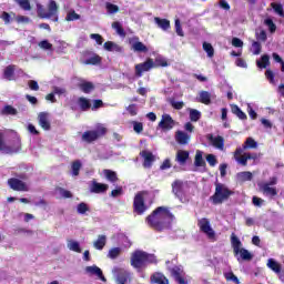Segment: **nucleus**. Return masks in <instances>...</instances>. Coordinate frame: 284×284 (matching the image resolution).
I'll return each instance as SVG.
<instances>
[{"mask_svg": "<svg viewBox=\"0 0 284 284\" xmlns=\"http://www.w3.org/2000/svg\"><path fill=\"white\" fill-rule=\"evenodd\" d=\"M175 216L168 206H158L150 215L146 216L145 222L155 232H163L164 230H172Z\"/></svg>", "mask_w": 284, "mask_h": 284, "instance_id": "1", "label": "nucleus"}, {"mask_svg": "<svg viewBox=\"0 0 284 284\" xmlns=\"http://www.w3.org/2000/svg\"><path fill=\"white\" fill-rule=\"evenodd\" d=\"M154 263H156L154 254L141 250H136L131 254V266L134 270H145V267Z\"/></svg>", "mask_w": 284, "mask_h": 284, "instance_id": "2", "label": "nucleus"}, {"mask_svg": "<svg viewBox=\"0 0 284 284\" xmlns=\"http://www.w3.org/2000/svg\"><path fill=\"white\" fill-rule=\"evenodd\" d=\"M230 196H234V191L230 190L225 184L216 182L215 192L210 197V201H212L213 205H222V203L230 200Z\"/></svg>", "mask_w": 284, "mask_h": 284, "instance_id": "3", "label": "nucleus"}, {"mask_svg": "<svg viewBox=\"0 0 284 284\" xmlns=\"http://www.w3.org/2000/svg\"><path fill=\"white\" fill-rule=\"evenodd\" d=\"M231 245L234 256H240L242 261H252V258H254V255H252L250 251L243 247V242H241L235 233L231 234Z\"/></svg>", "mask_w": 284, "mask_h": 284, "instance_id": "4", "label": "nucleus"}, {"mask_svg": "<svg viewBox=\"0 0 284 284\" xmlns=\"http://www.w3.org/2000/svg\"><path fill=\"white\" fill-rule=\"evenodd\" d=\"M59 6L57 4V1L50 0L48 4V10H45L43 7L38 8V17L40 19H52L57 22L59 21Z\"/></svg>", "mask_w": 284, "mask_h": 284, "instance_id": "5", "label": "nucleus"}, {"mask_svg": "<svg viewBox=\"0 0 284 284\" xmlns=\"http://www.w3.org/2000/svg\"><path fill=\"white\" fill-rule=\"evenodd\" d=\"M133 212L138 216H143L148 212V205L145 204V191H140L133 199Z\"/></svg>", "mask_w": 284, "mask_h": 284, "instance_id": "6", "label": "nucleus"}, {"mask_svg": "<svg viewBox=\"0 0 284 284\" xmlns=\"http://www.w3.org/2000/svg\"><path fill=\"white\" fill-rule=\"evenodd\" d=\"M105 134H108V129L105 126H100L97 130L85 131L81 139L84 143H94V141H99V139L105 136Z\"/></svg>", "mask_w": 284, "mask_h": 284, "instance_id": "7", "label": "nucleus"}, {"mask_svg": "<svg viewBox=\"0 0 284 284\" xmlns=\"http://www.w3.org/2000/svg\"><path fill=\"white\" fill-rule=\"evenodd\" d=\"M197 226L210 241H216V232H214V229H212V225L210 224V220H207V217L200 219L197 221Z\"/></svg>", "mask_w": 284, "mask_h": 284, "instance_id": "8", "label": "nucleus"}, {"mask_svg": "<svg viewBox=\"0 0 284 284\" xmlns=\"http://www.w3.org/2000/svg\"><path fill=\"white\" fill-rule=\"evenodd\" d=\"M7 183L13 192H30V186L20 179L10 178Z\"/></svg>", "mask_w": 284, "mask_h": 284, "instance_id": "9", "label": "nucleus"}, {"mask_svg": "<svg viewBox=\"0 0 284 284\" xmlns=\"http://www.w3.org/2000/svg\"><path fill=\"white\" fill-rule=\"evenodd\" d=\"M154 69V60L152 58H148L144 62L135 64V77H143V72H150V70Z\"/></svg>", "mask_w": 284, "mask_h": 284, "instance_id": "10", "label": "nucleus"}, {"mask_svg": "<svg viewBox=\"0 0 284 284\" xmlns=\"http://www.w3.org/2000/svg\"><path fill=\"white\" fill-rule=\"evenodd\" d=\"M115 283L126 284L132 281V274L124 268H114Z\"/></svg>", "mask_w": 284, "mask_h": 284, "instance_id": "11", "label": "nucleus"}, {"mask_svg": "<svg viewBox=\"0 0 284 284\" xmlns=\"http://www.w3.org/2000/svg\"><path fill=\"white\" fill-rule=\"evenodd\" d=\"M175 123L170 114H163L158 126L161 128L163 132H170L174 128Z\"/></svg>", "mask_w": 284, "mask_h": 284, "instance_id": "12", "label": "nucleus"}, {"mask_svg": "<svg viewBox=\"0 0 284 284\" xmlns=\"http://www.w3.org/2000/svg\"><path fill=\"white\" fill-rule=\"evenodd\" d=\"M140 156L144 160L142 165L146 170H150L154 161H156V156H154V153H152V151L143 150L140 152Z\"/></svg>", "mask_w": 284, "mask_h": 284, "instance_id": "13", "label": "nucleus"}, {"mask_svg": "<svg viewBox=\"0 0 284 284\" xmlns=\"http://www.w3.org/2000/svg\"><path fill=\"white\" fill-rule=\"evenodd\" d=\"M171 276L174 278L175 283L178 284H187V281L185 280V272H183V268L179 266H174L170 270Z\"/></svg>", "mask_w": 284, "mask_h": 284, "instance_id": "14", "label": "nucleus"}, {"mask_svg": "<svg viewBox=\"0 0 284 284\" xmlns=\"http://www.w3.org/2000/svg\"><path fill=\"white\" fill-rule=\"evenodd\" d=\"M38 123L42 130H45L47 132L50 131L52 128V124L50 123V113L40 112L38 114Z\"/></svg>", "mask_w": 284, "mask_h": 284, "instance_id": "15", "label": "nucleus"}, {"mask_svg": "<svg viewBox=\"0 0 284 284\" xmlns=\"http://www.w3.org/2000/svg\"><path fill=\"white\" fill-rule=\"evenodd\" d=\"M206 139L216 150H223L225 148V139L221 135L214 136L213 134H207Z\"/></svg>", "mask_w": 284, "mask_h": 284, "instance_id": "16", "label": "nucleus"}, {"mask_svg": "<svg viewBox=\"0 0 284 284\" xmlns=\"http://www.w3.org/2000/svg\"><path fill=\"white\" fill-rule=\"evenodd\" d=\"M109 189L110 185L105 183H99L95 180H93L91 182L90 192H92V194H105V192H108Z\"/></svg>", "mask_w": 284, "mask_h": 284, "instance_id": "17", "label": "nucleus"}, {"mask_svg": "<svg viewBox=\"0 0 284 284\" xmlns=\"http://www.w3.org/2000/svg\"><path fill=\"white\" fill-rule=\"evenodd\" d=\"M85 272L87 274H90V276H98V278H100V281H102L103 283L108 281L105 278V275H103V271L97 265L87 266Z\"/></svg>", "mask_w": 284, "mask_h": 284, "instance_id": "18", "label": "nucleus"}, {"mask_svg": "<svg viewBox=\"0 0 284 284\" xmlns=\"http://www.w3.org/2000/svg\"><path fill=\"white\" fill-rule=\"evenodd\" d=\"M175 161L179 165H186L187 161H190V152L185 150H179L175 155Z\"/></svg>", "mask_w": 284, "mask_h": 284, "instance_id": "19", "label": "nucleus"}, {"mask_svg": "<svg viewBox=\"0 0 284 284\" xmlns=\"http://www.w3.org/2000/svg\"><path fill=\"white\" fill-rule=\"evenodd\" d=\"M78 105H79L81 112H88L89 110L92 109V100H90L85 97H80V98H78Z\"/></svg>", "mask_w": 284, "mask_h": 284, "instance_id": "20", "label": "nucleus"}, {"mask_svg": "<svg viewBox=\"0 0 284 284\" xmlns=\"http://www.w3.org/2000/svg\"><path fill=\"white\" fill-rule=\"evenodd\" d=\"M175 141L179 143V145H187V143H190V134L183 131H176Z\"/></svg>", "mask_w": 284, "mask_h": 284, "instance_id": "21", "label": "nucleus"}, {"mask_svg": "<svg viewBox=\"0 0 284 284\" xmlns=\"http://www.w3.org/2000/svg\"><path fill=\"white\" fill-rule=\"evenodd\" d=\"M17 70V65L9 64L3 70V79H7V81H14V72Z\"/></svg>", "mask_w": 284, "mask_h": 284, "instance_id": "22", "label": "nucleus"}, {"mask_svg": "<svg viewBox=\"0 0 284 284\" xmlns=\"http://www.w3.org/2000/svg\"><path fill=\"white\" fill-rule=\"evenodd\" d=\"M103 174H104L106 181H109V183H113V185L115 183H119V175L116 174V171H112L110 169H104Z\"/></svg>", "mask_w": 284, "mask_h": 284, "instance_id": "23", "label": "nucleus"}, {"mask_svg": "<svg viewBox=\"0 0 284 284\" xmlns=\"http://www.w3.org/2000/svg\"><path fill=\"white\" fill-rule=\"evenodd\" d=\"M260 190H262L263 194L266 196H277L278 191L274 186H270V184H261Z\"/></svg>", "mask_w": 284, "mask_h": 284, "instance_id": "24", "label": "nucleus"}, {"mask_svg": "<svg viewBox=\"0 0 284 284\" xmlns=\"http://www.w3.org/2000/svg\"><path fill=\"white\" fill-rule=\"evenodd\" d=\"M78 88L83 92L84 94H90L91 92H94V83L90 81H83L81 82Z\"/></svg>", "mask_w": 284, "mask_h": 284, "instance_id": "25", "label": "nucleus"}, {"mask_svg": "<svg viewBox=\"0 0 284 284\" xmlns=\"http://www.w3.org/2000/svg\"><path fill=\"white\" fill-rule=\"evenodd\" d=\"M0 152L3 154H12L14 152V149L6 144V139L2 132H0Z\"/></svg>", "mask_w": 284, "mask_h": 284, "instance_id": "26", "label": "nucleus"}, {"mask_svg": "<svg viewBox=\"0 0 284 284\" xmlns=\"http://www.w3.org/2000/svg\"><path fill=\"white\" fill-rule=\"evenodd\" d=\"M151 283H156V284H170V281L163 273H154L151 275Z\"/></svg>", "mask_w": 284, "mask_h": 284, "instance_id": "27", "label": "nucleus"}, {"mask_svg": "<svg viewBox=\"0 0 284 284\" xmlns=\"http://www.w3.org/2000/svg\"><path fill=\"white\" fill-rule=\"evenodd\" d=\"M194 165L195 168H205L207 165V163H205V160L203 159V151L197 150L195 152Z\"/></svg>", "mask_w": 284, "mask_h": 284, "instance_id": "28", "label": "nucleus"}, {"mask_svg": "<svg viewBox=\"0 0 284 284\" xmlns=\"http://www.w3.org/2000/svg\"><path fill=\"white\" fill-rule=\"evenodd\" d=\"M197 101L204 105H210V103H212V93L207 91H201Z\"/></svg>", "mask_w": 284, "mask_h": 284, "instance_id": "29", "label": "nucleus"}, {"mask_svg": "<svg viewBox=\"0 0 284 284\" xmlns=\"http://www.w3.org/2000/svg\"><path fill=\"white\" fill-rule=\"evenodd\" d=\"M1 114L3 116H17L19 114V111L14 106L7 104L1 110Z\"/></svg>", "mask_w": 284, "mask_h": 284, "instance_id": "30", "label": "nucleus"}, {"mask_svg": "<svg viewBox=\"0 0 284 284\" xmlns=\"http://www.w3.org/2000/svg\"><path fill=\"white\" fill-rule=\"evenodd\" d=\"M154 22L156 23L158 28H160L161 30L168 31L171 28L170 20L168 19L155 17Z\"/></svg>", "mask_w": 284, "mask_h": 284, "instance_id": "31", "label": "nucleus"}, {"mask_svg": "<svg viewBox=\"0 0 284 284\" xmlns=\"http://www.w3.org/2000/svg\"><path fill=\"white\" fill-rule=\"evenodd\" d=\"M111 27L113 28V30H115L116 34H119V37H121L122 39H125V37H128V33L125 32V29H123V24H121V22L114 21L112 22Z\"/></svg>", "mask_w": 284, "mask_h": 284, "instance_id": "32", "label": "nucleus"}, {"mask_svg": "<svg viewBox=\"0 0 284 284\" xmlns=\"http://www.w3.org/2000/svg\"><path fill=\"white\" fill-rule=\"evenodd\" d=\"M101 61H103V59L101 58V55L94 53L91 58H88L87 60H84V65H101Z\"/></svg>", "mask_w": 284, "mask_h": 284, "instance_id": "33", "label": "nucleus"}, {"mask_svg": "<svg viewBox=\"0 0 284 284\" xmlns=\"http://www.w3.org/2000/svg\"><path fill=\"white\" fill-rule=\"evenodd\" d=\"M172 192L175 196H181L183 194V182L180 180H175L172 183Z\"/></svg>", "mask_w": 284, "mask_h": 284, "instance_id": "34", "label": "nucleus"}, {"mask_svg": "<svg viewBox=\"0 0 284 284\" xmlns=\"http://www.w3.org/2000/svg\"><path fill=\"white\" fill-rule=\"evenodd\" d=\"M106 243L108 239L105 237V235H99L98 240L93 243V246L95 247V250H103Z\"/></svg>", "mask_w": 284, "mask_h": 284, "instance_id": "35", "label": "nucleus"}, {"mask_svg": "<svg viewBox=\"0 0 284 284\" xmlns=\"http://www.w3.org/2000/svg\"><path fill=\"white\" fill-rule=\"evenodd\" d=\"M267 267L275 272V274H281V265L274 258H268Z\"/></svg>", "mask_w": 284, "mask_h": 284, "instance_id": "36", "label": "nucleus"}, {"mask_svg": "<svg viewBox=\"0 0 284 284\" xmlns=\"http://www.w3.org/2000/svg\"><path fill=\"white\" fill-rule=\"evenodd\" d=\"M231 110L233 112V114H236L241 121H245V119H247V114H245V112H243V110H241V108H239V105L233 104L231 106Z\"/></svg>", "mask_w": 284, "mask_h": 284, "instance_id": "37", "label": "nucleus"}, {"mask_svg": "<svg viewBox=\"0 0 284 284\" xmlns=\"http://www.w3.org/2000/svg\"><path fill=\"white\" fill-rule=\"evenodd\" d=\"M258 143H256L252 138H247L243 144V150H256Z\"/></svg>", "mask_w": 284, "mask_h": 284, "instance_id": "38", "label": "nucleus"}, {"mask_svg": "<svg viewBox=\"0 0 284 284\" xmlns=\"http://www.w3.org/2000/svg\"><path fill=\"white\" fill-rule=\"evenodd\" d=\"M82 166H83V164H81V161H79V160L73 161L71 164L72 175L79 176V173L81 172Z\"/></svg>", "mask_w": 284, "mask_h": 284, "instance_id": "39", "label": "nucleus"}, {"mask_svg": "<svg viewBox=\"0 0 284 284\" xmlns=\"http://www.w3.org/2000/svg\"><path fill=\"white\" fill-rule=\"evenodd\" d=\"M132 49L134 52H148V47L143 44V42L138 41L132 44Z\"/></svg>", "mask_w": 284, "mask_h": 284, "instance_id": "40", "label": "nucleus"}, {"mask_svg": "<svg viewBox=\"0 0 284 284\" xmlns=\"http://www.w3.org/2000/svg\"><path fill=\"white\" fill-rule=\"evenodd\" d=\"M257 68L265 69L267 65H270V55L264 54L261 57V61L256 62Z\"/></svg>", "mask_w": 284, "mask_h": 284, "instance_id": "41", "label": "nucleus"}, {"mask_svg": "<svg viewBox=\"0 0 284 284\" xmlns=\"http://www.w3.org/2000/svg\"><path fill=\"white\" fill-rule=\"evenodd\" d=\"M169 63L165 58H155L153 61V68H168Z\"/></svg>", "mask_w": 284, "mask_h": 284, "instance_id": "42", "label": "nucleus"}, {"mask_svg": "<svg viewBox=\"0 0 284 284\" xmlns=\"http://www.w3.org/2000/svg\"><path fill=\"white\" fill-rule=\"evenodd\" d=\"M189 114H190V120L193 123H196V121L201 120V111H199L196 109H191Z\"/></svg>", "mask_w": 284, "mask_h": 284, "instance_id": "43", "label": "nucleus"}, {"mask_svg": "<svg viewBox=\"0 0 284 284\" xmlns=\"http://www.w3.org/2000/svg\"><path fill=\"white\" fill-rule=\"evenodd\" d=\"M68 247L69 250H71V252H77L78 254H81V245L79 244V242L69 241Z\"/></svg>", "mask_w": 284, "mask_h": 284, "instance_id": "44", "label": "nucleus"}, {"mask_svg": "<svg viewBox=\"0 0 284 284\" xmlns=\"http://www.w3.org/2000/svg\"><path fill=\"white\" fill-rule=\"evenodd\" d=\"M121 256V247H113L109 251L108 257L114 261V258H119Z\"/></svg>", "mask_w": 284, "mask_h": 284, "instance_id": "45", "label": "nucleus"}, {"mask_svg": "<svg viewBox=\"0 0 284 284\" xmlns=\"http://www.w3.org/2000/svg\"><path fill=\"white\" fill-rule=\"evenodd\" d=\"M105 9L109 14H116V12H119V6L113 4L112 2H106Z\"/></svg>", "mask_w": 284, "mask_h": 284, "instance_id": "46", "label": "nucleus"}, {"mask_svg": "<svg viewBox=\"0 0 284 284\" xmlns=\"http://www.w3.org/2000/svg\"><path fill=\"white\" fill-rule=\"evenodd\" d=\"M55 191L59 192V194L62 196V199H72V192H70L61 186L55 187Z\"/></svg>", "mask_w": 284, "mask_h": 284, "instance_id": "47", "label": "nucleus"}, {"mask_svg": "<svg viewBox=\"0 0 284 284\" xmlns=\"http://www.w3.org/2000/svg\"><path fill=\"white\" fill-rule=\"evenodd\" d=\"M78 214H85L87 212H90V206L85 202H81L77 206Z\"/></svg>", "mask_w": 284, "mask_h": 284, "instance_id": "48", "label": "nucleus"}, {"mask_svg": "<svg viewBox=\"0 0 284 284\" xmlns=\"http://www.w3.org/2000/svg\"><path fill=\"white\" fill-rule=\"evenodd\" d=\"M203 50H205V52H206L207 57H210V59H212V57H214V47H212L211 43L204 42Z\"/></svg>", "mask_w": 284, "mask_h": 284, "instance_id": "49", "label": "nucleus"}, {"mask_svg": "<svg viewBox=\"0 0 284 284\" xmlns=\"http://www.w3.org/2000/svg\"><path fill=\"white\" fill-rule=\"evenodd\" d=\"M16 3L22 8V10H32V6H30V0H14Z\"/></svg>", "mask_w": 284, "mask_h": 284, "instance_id": "50", "label": "nucleus"}, {"mask_svg": "<svg viewBox=\"0 0 284 284\" xmlns=\"http://www.w3.org/2000/svg\"><path fill=\"white\" fill-rule=\"evenodd\" d=\"M224 277L226 281H232L233 283L240 284L239 277L234 275V272L224 273Z\"/></svg>", "mask_w": 284, "mask_h": 284, "instance_id": "51", "label": "nucleus"}, {"mask_svg": "<svg viewBox=\"0 0 284 284\" xmlns=\"http://www.w3.org/2000/svg\"><path fill=\"white\" fill-rule=\"evenodd\" d=\"M265 26H267L271 33L276 32V24L274 23V20L271 18H267L264 20Z\"/></svg>", "mask_w": 284, "mask_h": 284, "instance_id": "52", "label": "nucleus"}, {"mask_svg": "<svg viewBox=\"0 0 284 284\" xmlns=\"http://www.w3.org/2000/svg\"><path fill=\"white\" fill-rule=\"evenodd\" d=\"M79 19H81V16L77 11H71L65 17V21H79Z\"/></svg>", "mask_w": 284, "mask_h": 284, "instance_id": "53", "label": "nucleus"}, {"mask_svg": "<svg viewBox=\"0 0 284 284\" xmlns=\"http://www.w3.org/2000/svg\"><path fill=\"white\" fill-rule=\"evenodd\" d=\"M92 103H93V104H91L92 112L103 108V100H101V99L93 100Z\"/></svg>", "mask_w": 284, "mask_h": 284, "instance_id": "54", "label": "nucleus"}, {"mask_svg": "<svg viewBox=\"0 0 284 284\" xmlns=\"http://www.w3.org/2000/svg\"><path fill=\"white\" fill-rule=\"evenodd\" d=\"M126 112H129L130 116H136V114H139V109L136 108V104H130L126 106Z\"/></svg>", "mask_w": 284, "mask_h": 284, "instance_id": "55", "label": "nucleus"}, {"mask_svg": "<svg viewBox=\"0 0 284 284\" xmlns=\"http://www.w3.org/2000/svg\"><path fill=\"white\" fill-rule=\"evenodd\" d=\"M206 162L209 163V165L211 168H214V165H216V163H219V161L216 160V155H214V154H207Z\"/></svg>", "mask_w": 284, "mask_h": 284, "instance_id": "56", "label": "nucleus"}, {"mask_svg": "<svg viewBox=\"0 0 284 284\" xmlns=\"http://www.w3.org/2000/svg\"><path fill=\"white\" fill-rule=\"evenodd\" d=\"M252 48H253V54H256V55L261 54V50L263 49V47L261 45V42L258 41H254L252 43Z\"/></svg>", "mask_w": 284, "mask_h": 284, "instance_id": "57", "label": "nucleus"}, {"mask_svg": "<svg viewBox=\"0 0 284 284\" xmlns=\"http://www.w3.org/2000/svg\"><path fill=\"white\" fill-rule=\"evenodd\" d=\"M271 6L276 14H278L280 17H284L283 4L272 3Z\"/></svg>", "mask_w": 284, "mask_h": 284, "instance_id": "58", "label": "nucleus"}, {"mask_svg": "<svg viewBox=\"0 0 284 284\" xmlns=\"http://www.w3.org/2000/svg\"><path fill=\"white\" fill-rule=\"evenodd\" d=\"M235 161L240 164L243 165L244 168L247 165V155L244 153L240 156H236Z\"/></svg>", "mask_w": 284, "mask_h": 284, "instance_id": "59", "label": "nucleus"}, {"mask_svg": "<svg viewBox=\"0 0 284 284\" xmlns=\"http://www.w3.org/2000/svg\"><path fill=\"white\" fill-rule=\"evenodd\" d=\"M28 85L33 92H39V82L37 80H29Z\"/></svg>", "mask_w": 284, "mask_h": 284, "instance_id": "60", "label": "nucleus"}, {"mask_svg": "<svg viewBox=\"0 0 284 284\" xmlns=\"http://www.w3.org/2000/svg\"><path fill=\"white\" fill-rule=\"evenodd\" d=\"M90 39H93L98 43V45H103V37L101 34L92 33L90 36Z\"/></svg>", "mask_w": 284, "mask_h": 284, "instance_id": "61", "label": "nucleus"}, {"mask_svg": "<svg viewBox=\"0 0 284 284\" xmlns=\"http://www.w3.org/2000/svg\"><path fill=\"white\" fill-rule=\"evenodd\" d=\"M121 194H123V186H118L111 191L110 196H112V199H116V196H121Z\"/></svg>", "mask_w": 284, "mask_h": 284, "instance_id": "62", "label": "nucleus"}, {"mask_svg": "<svg viewBox=\"0 0 284 284\" xmlns=\"http://www.w3.org/2000/svg\"><path fill=\"white\" fill-rule=\"evenodd\" d=\"M133 130L136 134H141L143 132V123L133 121Z\"/></svg>", "mask_w": 284, "mask_h": 284, "instance_id": "63", "label": "nucleus"}, {"mask_svg": "<svg viewBox=\"0 0 284 284\" xmlns=\"http://www.w3.org/2000/svg\"><path fill=\"white\" fill-rule=\"evenodd\" d=\"M39 48H41L42 50H50L52 48V43H50L48 40H42L39 43Z\"/></svg>", "mask_w": 284, "mask_h": 284, "instance_id": "64", "label": "nucleus"}]
</instances>
